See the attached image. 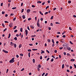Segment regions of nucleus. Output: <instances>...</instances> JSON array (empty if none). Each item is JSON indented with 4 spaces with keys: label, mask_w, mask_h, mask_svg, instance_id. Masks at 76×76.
<instances>
[{
    "label": "nucleus",
    "mask_w": 76,
    "mask_h": 76,
    "mask_svg": "<svg viewBox=\"0 0 76 76\" xmlns=\"http://www.w3.org/2000/svg\"><path fill=\"white\" fill-rule=\"evenodd\" d=\"M5 13V12H4L2 11V15H4V14Z\"/></svg>",
    "instance_id": "nucleus-27"
},
{
    "label": "nucleus",
    "mask_w": 76,
    "mask_h": 76,
    "mask_svg": "<svg viewBox=\"0 0 76 76\" xmlns=\"http://www.w3.org/2000/svg\"><path fill=\"white\" fill-rule=\"evenodd\" d=\"M30 27L31 28H32V29H34V26H31Z\"/></svg>",
    "instance_id": "nucleus-22"
},
{
    "label": "nucleus",
    "mask_w": 76,
    "mask_h": 76,
    "mask_svg": "<svg viewBox=\"0 0 76 76\" xmlns=\"http://www.w3.org/2000/svg\"><path fill=\"white\" fill-rule=\"evenodd\" d=\"M52 42H53V43H54V39H52Z\"/></svg>",
    "instance_id": "nucleus-49"
},
{
    "label": "nucleus",
    "mask_w": 76,
    "mask_h": 76,
    "mask_svg": "<svg viewBox=\"0 0 76 76\" xmlns=\"http://www.w3.org/2000/svg\"><path fill=\"white\" fill-rule=\"evenodd\" d=\"M69 30H70V31H72V29H71V27H69Z\"/></svg>",
    "instance_id": "nucleus-28"
},
{
    "label": "nucleus",
    "mask_w": 76,
    "mask_h": 76,
    "mask_svg": "<svg viewBox=\"0 0 76 76\" xmlns=\"http://www.w3.org/2000/svg\"><path fill=\"white\" fill-rule=\"evenodd\" d=\"M37 25L38 27H39V26H40L39 23H37Z\"/></svg>",
    "instance_id": "nucleus-21"
},
{
    "label": "nucleus",
    "mask_w": 76,
    "mask_h": 76,
    "mask_svg": "<svg viewBox=\"0 0 76 76\" xmlns=\"http://www.w3.org/2000/svg\"><path fill=\"white\" fill-rule=\"evenodd\" d=\"M23 19H25V15H23Z\"/></svg>",
    "instance_id": "nucleus-20"
},
{
    "label": "nucleus",
    "mask_w": 76,
    "mask_h": 76,
    "mask_svg": "<svg viewBox=\"0 0 76 76\" xmlns=\"http://www.w3.org/2000/svg\"><path fill=\"white\" fill-rule=\"evenodd\" d=\"M6 30H7V28H5L4 29V30L3 31L4 32H5V31H6Z\"/></svg>",
    "instance_id": "nucleus-38"
},
{
    "label": "nucleus",
    "mask_w": 76,
    "mask_h": 76,
    "mask_svg": "<svg viewBox=\"0 0 76 76\" xmlns=\"http://www.w3.org/2000/svg\"><path fill=\"white\" fill-rule=\"evenodd\" d=\"M2 51H3V52H4V53H8V51H6V50H2Z\"/></svg>",
    "instance_id": "nucleus-4"
},
{
    "label": "nucleus",
    "mask_w": 76,
    "mask_h": 76,
    "mask_svg": "<svg viewBox=\"0 0 76 76\" xmlns=\"http://www.w3.org/2000/svg\"><path fill=\"white\" fill-rule=\"evenodd\" d=\"M12 9L13 10L16 9V7H13L12 8Z\"/></svg>",
    "instance_id": "nucleus-33"
},
{
    "label": "nucleus",
    "mask_w": 76,
    "mask_h": 76,
    "mask_svg": "<svg viewBox=\"0 0 76 76\" xmlns=\"http://www.w3.org/2000/svg\"><path fill=\"white\" fill-rule=\"evenodd\" d=\"M32 50L33 51H36V50H38V49H32Z\"/></svg>",
    "instance_id": "nucleus-14"
},
{
    "label": "nucleus",
    "mask_w": 76,
    "mask_h": 76,
    "mask_svg": "<svg viewBox=\"0 0 76 76\" xmlns=\"http://www.w3.org/2000/svg\"><path fill=\"white\" fill-rule=\"evenodd\" d=\"M40 14H41L42 16L43 15V14L42 13V12L41 11H39Z\"/></svg>",
    "instance_id": "nucleus-17"
},
{
    "label": "nucleus",
    "mask_w": 76,
    "mask_h": 76,
    "mask_svg": "<svg viewBox=\"0 0 76 76\" xmlns=\"http://www.w3.org/2000/svg\"><path fill=\"white\" fill-rule=\"evenodd\" d=\"M64 64H63L62 66V69H64Z\"/></svg>",
    "instance_id": "nucleus-9"
},
{
    "label": "nucleus",
    "mask_w": 76,
    "mask_h": 76,
    "mask_svg": "<svg viewBox=\"0 0 76 76\" xmlns=\"http://www.w3.org/2000/svg\"><path fill=\"white\" fill-rule=\"evenodd\" d=\"M74 67H75V68H76V64H74Z\"/></svg>",
    "instance_id": "nucleus-51"
},
{
    "label": "nucleus",
    "mask_w": 76,
    "mask_h": 76,
    "mask_svg": "<svg viewBox=\"0 0 76 76\" xmlns=\"http://www.w3.org/2000/svg\"><path fill=\"white\" fill-rule=\"evenodd\" d=\"M14 48H16V44H14Z\"/></svg>",
    "instance_id": "nucleus-8"
},
{
    "label": "nucleus",
    "mask_w": 76,
    "mask_h": 76,
    "mask_svg": "<svg viewBox=\"0 0 76 76\" xmlns=\"http://www.w3.org/2000/svg\"><path fill=\"white\" fill-rule=\"evenodd\" d=\"M42 59V56H40V60H41V59Z\"/></svg>",
    "instance_id": "nucleus-25"
},
{
    "label": "nucleus",
    "mask_w": 76,
    "mask_h": 76,
    "mask_svg": "<svg viewBox=\"0 0 76 76\" xmlns=\"http://www.w3.org/2000/svg\"><path fill=\"white\" fill-rule=\"evenodd\" d=\"M17 27L16 26H15L13 28V29H16V28Z\"/></svg>",
    "instance_id": "nucleus-24"
},
{
    "label": "nucleus",
    "mask_w": 76,
    "mask_h": 76,
    "mask_svg": "<svg viewBox=\"0 0 76 76\" xmlns=\"http://www.w3.org/2000/svg\"><path fill=\"white\" fill-rule=\"evenodd\" d=\"M50 25L52 26H53V23H51Z\"/></svg>",
    "instance_id": "nucleus-56"
},
{
    "label": "nucleus",
    "mask_w": 76,
    "mask_h": 76,
    "mask_svg": "<svg viewBox=\"0 0 76 76\" xmlns=\"http://www.w3.org/2000/svg\"><path fill=\"white\" fill-rule=\"evenodd\" d=\"M2 25L3 27H4L5 26H4V24H2Z\"/></svg>",
    "instance_id": "nucleus-60"
},
{
    "label": "nucleus",
    "mask_w": 76,
    "mask_h": 76,
    "mask_svg": "<svg viewBox=\"0 0 76 76\" xmlns=\"http://www.w3.org/2000/svg\"><path fill=\"white\" fill-rule=\"evenodd\" d=\"M14 44H13V43L12 42H11V45H13Z\"/></svg>",
    "instance_id": "nucleus-23"
},
{
    "label": "nucleus",
    "mask_w": 76,
    "mask_h": 76,
    "mask_svg": "<svg viewBox=\"0 0 76 76\" xmlns=\"http://www.w3.org/2000/svg\"><path fill=\"white\" fill-rule=\"evenodd\" d=\"M10 36H11V34H10L9 35L8 38H10Z\"/></svg>",
    "instance_id": "nucleus-13"
},
{
    "label": "nucleus",
    "mask_w": 76,
    "mask_h": 76,
    "mask_svg": "<svg viewBox=\"0 0 76 76\" xmlns=\"http://www.w3.org/2000/svg\"><path fill=\"white\" fill-rule=\"evenodd\" d=\"M24 70V68H23L22 69H21V71H23Z\"/></svg>",
    "instance_id": "nucleus-52"
},
{
    "label": "nucleus",
    "mask_w": 76,
    "mask_h": 76,
    "mask_svg": "<svg viewBox=\"0 0 76 76\" xmlns=\"http://www.w3.org/2000/svg\"><path fill=\"white\" fill-rule=\"evenodd\" d=\"M33 63H35V59H33Z\"/></svg>",
    "instance_id": "nucleus-19"
},
{
    "label": "nucleus",
    "mask_w": 76,
    "mask_h": 76,
    "mask_svg": "<svg viewBox=\"0 0 76 76\" xmlns=\"http://www.w3.org/2000/svg\"><path fill=\"white\" fill-rule=\"evenodd\" d=\"M53 19V16H52L50 18L51 19Z\"/></svg>",
    "instance_id": "nucleus-45"
},
{
    "label": "nucleus",
    "mask_w": 76,
    "mask_h": 76,
    "mask_svg": "<svg viewBox=\"0 0 76 76\" xmlns=\"http://www.w3.org/2000/svg\"><path fill=\"white\" fill-rule=\"evenodd\" d=\"M13 15H14V14L13 13H11L10 14V16H13Z\"/></svg>",
    "instance_id": "nucleus-53"
},
{
    "label": "nucleus",
    "mask_w": 76,
    "mask_h": 76,
    "mask_svg": "<svg viewBox=\"0 0 76 76\" xmlns=\"http://www.w3.org/2000/svg\"><path fill=\"white\" fill-rule=\"evenodd\" d=\"M30 12H31L30 9H28L27 10V12H28V13H29Z\"/></svg>",
    "instance_id": "nucleus-5"
},
{
    "label": "nucleus",
    "mask_w": 76,
    "mask_h": 76,
    "mask_svg": "<svg viewBox=\"0 0 76 76\" xmlns=\"http://www.w3.org/2000/svg\"><path fill=\"white\" fill-rule=\"evenodd\" d=\"M32 7H35V5H32Z\"/></svg>",
    "instance_id": "nucleus-55"
},
{
    "label": "nucleus",
    "mask_w": 76,
    "mask_h": 76,
    "mask_svg": "<svg viewBox=\"0 0 76 76\" xmlns=\"http://www.w3.org/2000/svg\"><path fill=\"white\" fill-rule=\"evenodd\" d=\"M37 17H35V20H36V21H37Z\"/></svg>",
    "instance_id": "nucleus-32"
},
{
    "label": "nucleus",
    "mask_w": 76,
    "mask_h": 76,
    "mask_svg": "<svg viewBox=\"0 0 76 76\" xmlns=\"http://www.w3.org/2000/svg\"><path fill=\"white\" fill-rule=\"evenodd\" d=\"M14 59H15V58H12V59L10 61V63H12L15 62V60H14Z\"/></svg>",
    "instance_id": "nucleus-1"
},
{
    "label": "nucleus",
    "mask_w": 76,
    "mask_h": 76,
    "mask_svg": "<svg viewBox=\"0 0 76 76\" xmlns=\"http://www.w3.org/2000/svg\"><path fill=\"white\" fill-rule=\"evenodd\" d=\"M24 10V9H22V11H21V13H23V12Z\"/></svg>",
    "instance_id": "nucleus-37"
},
{
    "label": "nucleus",
    "mask_w": 76,
    "mask_h": 76,
    "mask_svg": "<svg viewBox=\"0 0 76 76\" xmlns=\"http://www.w3.org/2000/svg\"><path fill=\"white\" fill-rule=\"evenodd\" d=\"M62 37L63 38H65V37H66V35H63L62 36Z\"/></svg>",
    "instance_id": "nucleus-46"
},
{
    "label": "nucleus",
    "mask_w": 76,
    "mask_h": 76,
    "mask_svg": "<svg viewBox=\"0 0 76 76\" xmlns=\"http://www.w3.org/2000/svg\"><path fill=\"white\" fill-rule=\"evenodd\" d=\"M51 61H52V62H53V61H54V59H53V58H52L51 60Z\"/></svg>",
    "instance_id": "nucleus-48"
},
{
    "label": "nucleus",
    "mask_w": 76,
    "mask_h": 76,
    "mask_svg": "<svg viewBox=\"0 0 76 76\" xmlns=\"http://www.w3.org/2000/svg\"><path fill=\"white\" fill-rule=\"evenodd\" d=\"M25 32H26V36H27V35H28V30H25Z\"/></svg>",
    "instance_id": "nucleus-3"
},
{
    "label": "nucleus",
    "mask_w": 76,
    "mask_h": 76,
    "mask_svg": "<svg viewBox=\"0 0 76 76\" xmlns=\"http://www.w3.org/2000/svg\"><path fill=\"white\" fill-rule=\"evenodd\" d=\"M63 47H62L61 48H59V49L60 50H62V49H63Z\"/></svg>",
    "instance_id": "nucleus-35"
},
{
    "label": "nucleus",
    "mask_w": 76,
    "mask_h": 76,
    "mask_svg": "<svg viewBox=\"0 0 76 76\" xmlns=\"http://www.w3.org/2000/svg\"><path fill=\"white\" fill-rule=\"evenodd\" d=\"M28 56L29 57H30V53H28Z\"/></svg>",
    "instance_id": "nucleus-42"
},
{
    "label": "nucleus",
    "mask_w": 76,
    "mask_h": 76,
    "mask_svg": "<svg viewBox=\"0 0 76 76\" xmlns=\"http://www.w3.org/2000/svg\"><path fill=\"white\" fill-rule=\"evenodd\" d=\"M16 18L15 17L13 19V20H14V21H15V20H16Z\"/></svg>",
    "instance_id": "nucleus-30"
},
{
    "label": "nucleus",
    "mask_w": 76,
    "mask_h": 76,
    "mask_svg": "<svg viewBox=\"0 0 76 76\" xmlns=\"http://www.w3.org/2000/svg\"><path fill=\"white\" fill-rule=\"evenodd\" d=\"M14 39H15V41H17V37H15L14 38Z\"/></svg>",
    "instance_id": "nucleus-15"
},
{
    "label": "nucleus",
    "mask_w": 76,
    "mask_h": 76,
    "mask_svg": "<svg viewBox=\"0 0 76 76\" xmlns=\"http://www.w3.org/2000/svg\"><path fill=\"white\" fill-rule=\"evenodd\" d=\"M66 48L67 49V50H71V48H70V47H67Z\"/></svg>",
    "instance_id": "nucleus-6"
},
{
    "label": "nucleus",
    "mask_w": 76,
    "mask_h": 76,
    "mask_svg": "<svg viewBox=\"0 0 76 76\" xmlns=\"http://www.w3.org/2000/svg\"><path fill=\"white\" fill-rule=\"evenodd\" d=\"M17 58H19V55H16Z\"/></svg>",
    "instance_id": "nucleus-39"
},
{
    "label": "nucleus",
    "mask_w": 76,
    "mask_h": 76,
    "mask_svg": "<svg viewBox=\"0 0 76 76\" xmlns=\"http://www.w3.org/2000/svg\"><path fill=\"white\" fill-rule=\"evenodd\" d=\"M42 52H41V54H42V53H45V52L44 51H43L42 50H41Z\"/></svg>",
    "instance_id": "nucleus-11"
},
{
    "label": "nucleus",
    "mask_w": 76,
    "mask_h": 76,
    "mask_svg": "<svg viewBox=\"0 0 76 76\" xmlns=\"http://www.w3.org/2000/svg\"><path fill=\"white\" fill-rule=\"evenodd\" d=\"M18 31V30H15L14 31V32H15V33H16V32H17Z\"/></svg>",
    "instance_id": "nucleus-34"
},
{
    "label": "nucleus",
    "mask_w": 76,
    "mask_h": 76,
    "mask_svg": "<svg viewBox=\"0 0 76 76\" xmlns=\"http://www.w3.org/2000/svg\"><path fill=\"white\" fill-rule=\"evenodd\" d=\"M4 22H5V23H9V22H8V21H4Z\"/></svg>",
    "instance_id": "nucleus-62"
},
{
    "label": "nucleus",
    "mask_w": 76,
    "mask_h": 76,
    "mask_svg": "<svg viewBox=\"0 0 76 76\" xmlns=\"http://www.w3.org/2000/svg\"><path fill=\"white\" fill-rule=\"evenodd\" d=\"M31 20V18H29L28 19V20Z\"/></svg>",
    "instance_id": "nucleus-41"
},
{
    "label": "nucleus",
    "mask_w": 76,
    "mask_h": 76,
    "mask_svg": "<svg viewBox=\"0 0 76 76\" xmlns=\"http://www.w3.org/2000/svg\"><path fill=\"white\" fill-rule=\"evenodd\" d=\"M48 42H50V40L49 39H48Z\"/></svg>",
    "instance_id": "nucleus-54"
},
{
    "label": "nucleus",
    "mask_w": 76,
    "mask_h": 76,
    "mask_svg": "<svg viewBox=\"0 0 76 76\" xmlns=\"http://www.w3.org/2000/svg\"><path fill=\"white\" fill-rule=\"evenodd\" d=\"M27 29L28 30H29V31H30V29H29V26H27Z\"/></svg>",
    "instance_id": "nucleus-29"
},
{
    "label": "nucleus",
    "mask_w": 76,
    "mask_h": 76,
    "mask_svg": "<svg viewBox=\"0 0 76 76\" xmlns=\"http://www.w3.org/2000/svg\"><path fill=\"white\" fill-rule=\"evenodd\" d=\"M39 23V18L37 21V23Z\"/></svg>",
    "instance_id": "nucleus-10"
},
{
    "label": "nucleus",
    "mask_w": 76,
    "mask_h": 76,
    "mask_svg": "<svg viewBox=\"0 0 76 76\" xmlns=\"http://www.w3.org/2000/svg\"><path fill=\"white\" fill-rule=\"evenodd\" d=\"M42 3V2L39 1H38L37 2V3Z\"/></svg>",
    "instance_id": "nucleus-16"
},
{
    "label": "nucleus",
    "mask_w": 76,
    "mask_h": 76,
    "mask_svg": "<svg viewBox=\"0 0 76 76\" xmlns=\"http://www.w3.org/2000/svg\"><path fill=\"white\" fill-rule=\"evenodd\" d=\"M3 3H1V6H3Z\"/></svg>",
    "instance_id": "nucleus-58"
},
{
    "label": "nucleus",
    "mask_w": 76,
    "mask_h": 76,
    "mask_svg": "<svg viewBox=\"0 0 76 76\" xmlns=\"http://www.w3.org/2000/svg\"><path fill=\"white\" fill-rule=\"evenodd\" d=\"M28 51H29V52H31V49H28Z\"/></svg>",
    "instance_id": "nucleus-26"
},
{
    "label": "nucleus",
    "mask_w": 76,
    "mask_h": 76,
    "mask_svg": "<svg viewBox=\"0 0 76 76\" xmlns=\"http://www.w3.org/2000/svg\"><path fill=\"white\" fill-rule=\"evenodd\" d=\"M48 3L50 4V1L49 0L48 1Z\"/></svg>",
    "instance_id": "nucleus-61"
},
{
    "label": "nucleus",
    "mask_w": 76,
    "mask_h": 76,
    "mask_svg": "<svg viewBox=\"0 0 76 76\" xmlns=\"http://www.w3.org/2000/svg\"><path fill=\"white\" fill-rule=\"evenodd\" d=\"M9 26L10 28H12L13 26V23H10L9 25Z\"/></svg>",
    "instance_id": "nucleus-2"
},
{
    "label": "nucleus",
    "mask_w": 76,
    "mask_h": 76,
    "mask_svg": "<svg viewBox=\"0 0 76 76\" xmlns=\"http://www.w3.org/2000/svg\"><path fill=\"white\" fill-rule=\"evenodd\" d=\"M20 55L21 56H23V54H22V53L20 54Z\"/></svg>",
    "instance_id": "nucleus-36"
},
{
    "label": "nucleus",
    "mask_w": 76,
    "mask_h": 76,
    "mask_svg": "<svg viewBox=\"0 0 76 76\" xmlns=\"http://www.w3.org/2000/svg\"><path fill=\"white\" fill-rule=\"evenodd\" d=\"M38 67L39 68H41V64H39V65H38Z\"/></svg>",
    "instance_id": "nucleus-12"
},
{
    "label": "nucleus",
    "mask_w": 76,
    "mask_h": 76,
    "mask_svg": "<svg viewBox=\"0 0 76 76\" xmlns=\"http://www.w3.org/2000/svg\"><path fill=\"white\" fill-rule=\"evenodd\" d=\"M47 75H48V73H46L45 75V76H47Z\"/></svg>",
    "instance_id": "nucleus-59"
},
{
    "label": "nucleus",
    "mask_w": 76,
    "mask_h": 76,
    "mask_svg": "<svg viewBox=\"0 0 76 76\" xmlns=\"http://www.w3.org/2000/svg\"><path fill=\"white\" fill-rule=\"evenodd\" d=\"M48 12H46L45 13V15H47V14H48Z\"/></svg>",
    "instance_id": "nucleus-50"
},
{
    "label": "nucleus",
    "mask_w": 76,
    "mask_h": 76,
    "mask_svg": "<svg viewBox=\"0 0 76 76\" xmlns=\"http://www.w3.org/2000/svg\"><path fill=\"white\" fill-rule=\"evenodd\" d=\"M75 61V60L74 59H72L70 60L71 61Z\"/></svg>",
    "instance_id": "nucleus-7"
},
{
    "label": "nucleus",
    "mask_w": 76,
    "mask_h": 76,
    "mask_svg": "<svg viewBox=\"0 0 76 76\" xmlns=\"http://www.w3.org/2000/svg\"><path fill=\"white\" fill-rule=\"evenodd\" d=\"M20 32H22V28H20Z\"/></svg>",
    "instance_id": "nucleus-40"
},
{
    "label": "nucleus",
    "mask_w": 76,
    "mask_h": 76,
    "mask_svg": "<svg viewBox=\"0 0 76 76\" xmlns=\"http://www.w3.org/2000/svg\"><path fill=\"white\" fill-rule=\"evenodd\" d=\"M44 75H45V73H43L42 74V76H44Z\"/></svg>",
    "instance_id": "nucleus-64"
},
{
    "label": "nucleus",
    "mask_w": 76,
    "mask_h": 76,
    "mask_svg": "<svg viewBox=\"0 0 76 76\" xmlns=\"http://www.w3.org/2000/svg\"><path fill=\"white\" fill-rule=\"evenodd\" d=\"M54 43H53L52 44V47H54Z\"/></svg>",
    "instance_id": "nucleus-63"
},
{
    "label": "nucleus",
    "mask_w": 76,
    "mask_h": 76,
    "mask_svg": "<svg viewBox=\"0 0 76 76\" xmlns=\"http://www.w3.org/2000/svg\"><path fill=\"white\" fill-rule=\"evenodd\" d=\"M49 8V6H48L46 7V9L47 10L48 8Z\"/></svg>",
    "instance_id": "nucleus-31"
},
{
    "label": "nucleus",
    "mask_w": 76,
    "mask_h": 76,
    "mask_svg": "<svg viewBox=\"0 0 76 76\" xmlns=\"http://www.w3.org/2000/svg\"><path fill=\"white\" fill-rule=\"evenodd\" d=\"M19 48H21V47H22V45L21 44L19 45Z\"/></svg>",
    "instance_id": "nucleus-18"
},
{
    "label": "nucleus",
    "mask_w": 76,
    "mask_h": 76,
    "mask_svg": "<svg viewBox=\"0 0 76 76\" xmlns=\"http://www.w3.org/2000/svg\"><path fill=\"white\" fill-rule=\"evenodd\" d=\"M37 69L38 71H39V70H40L39 68L38 67L37 68Z\"/></svg>",
    "instance_id": "nucleus-57"
},
{
    "label": "nucleus",
    "mask_w": 76,
    "mask_h": 76,
    "mask_svg": "<svg viewBox=\"0 0 76 76\" xmlns=\"http://www.w3.org/2000/svg\"><path fill=\"white\" fill-rule=\"evenodd\" d=\"M69 43H70V44H73V43H72V42L71 41H70L69 42Z\"/></svg>",
    "instance_id": "nucleus-43"
},
{
    "label": "nucleus",
    "mask_w": 76,
    "mask_h": 76,
    "mask_svg": "<svg viewBox=\"0 0 76 76\" xmlns=\"http://www.w3.org/2000/svg\"><path fill=\"white\" fill-rule=\"evenodd\" d=\"M49 60H50V58H48L47 59V61H48Z\"/></svg>",
    "instance_id": "nucleus-47"
},
{
    "label": "nucleus",
    "mask_w": 76,
    "mask_h": 76,
    "mask_svg": "<svg viewBox=\"0 0 76 76\" xmlns=\"http://www.w3.org/2000/svg\"><path fill=\"white\" fill-rule=\"evenodd\" d=\"M71 1H68V3H69V4H70L71 3Z\"/></svg>",
    "instance_id": "nucleus-44"
}]
</instances>
